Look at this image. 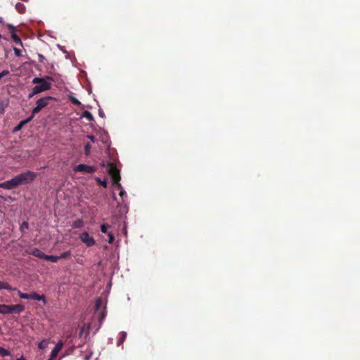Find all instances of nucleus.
I'll return each instance as SVG.
<instances>
[{
  "mask_svg": "<svg viewBox=\"0 0 360 360\" xmlns=\"http://www.w3.org/2000/svg\"><path fill=\"white\" fill-rule=\"evenodd\" d=\"M51 80H53V79L51 77H46L44 78L34 77L32 80V83L35 84L36 86L33 88L32 93L29 95V97L31 98L35 94H38L41 92L50 89L51 85L49 81Z\"/></svg>",
  "mask_w": 360,
  "mask_h": 360,
  "instance_id": "nucleus-1",
  "label": "nucleus"
},
{
  "mask_svg": "<svg viewBox=\"0 0 360 360\" xmlns=\"http://www.w3.org/2000/svg\"><path fill=\"white\" fill-rule=\"evenodd\" d=\"M37 177V174L31 171L20 173L13 177L16 187L32 183Z\"/></svg>",
  "mask_w": 360,
  "mask_h": 360,
  "instance_id": "nucleus-2",
  "label": "nucleus"
},
{
  "mask_svg": "<svg viewBox=\"0 0 360 360\" xmlns=\"http://www.w3.org/2000/svg\"><path fill=\"white\" fill-rule=\"evenodd\" d=\"M108 172L113 178V185L116 186L120 190V195L123 197L126 195L125 191L122 188L121 184H120V172L117 169V167L112 165H109Z\"/></svg>",
  "mask_w": 360,
  "mask_h": 360,
  "instance_id": "nucleus-3",
  "label": "nucleus"
},
{
  "mask_svg": "<svg viewBox=\"0 0 360 360\" xmlns=\"http://www.w3.org/2000/svg\"><path fill=\"white\" fill-rule=\"evenodd\" d=\"M53 99L51 96H46L42 98H40L36 102V107L34 108L32 110V117H34V115L40 112L44 107H46L49 101Z\"/></svg>",
  "mask_w": 360,
  "mask_h": 360,
  "instance_id": "nucleus-4",
  "label": "nucleus"
},
{
  "mask_svg": "<svg viewBox=\"0 0 360 360\" xmlns=\"http://www.w3.org/2000/svg\"><path fill=\"white\" fill-rule=\"evenodd\" d=\"M73 169L75 172L91 174L96 171V167L94 166H89L84 164H80L75 166Z\"/></svg>",
  "mask_w": 360,
  "mask_h": 360,
  "instance_id": "nucleus-5",
  "label": "nucleus"
},
{
  "mask_svg": "<svg viewBox=\"0 0 360 360\" xmlns=\"http://www.w3.org/2000/svg\"><path fill=\"white\" fill-rule=\"evenodd\" d=\"M81 241L88 247H91L95 245V240L93 237L90 236L89 234L84 231L79 235Z\"/></svg>",
  "mask_w": 360,
  "mask_h": 360,
  "instance_id": "nucleus-6",
  "label": "nucleus"
},
{
  "mask_svg": "<svg viewBox=\"0 0 360 360\" xmlns=\"http://www.w3.org/2000/svg\"><path fill=\"white\" fill-rule=\"evenodd\" d=\"M0 188H3L8 190H11L16 188V185L14 179H11L8 181H4L0 184Z\"/></svg>",
  "mask_w": 360,
  "mask_h": 360,
  "instance_id": "nucleus-7",
  "label": "nucleus"
},
{
  "mask_svg": "<svg viewBox=\"0 0 360 360\" xmlns=\"http://www.w3.org/2000/svg\"><path fill=\"white\" fill-rule=\"evenodd\" d=\"M63 345L62 342H59L56 344V345L55 346V347L53 349V350L51 352V357L49 359L53 360L54 358L56 357L58 352L61 350Z\"/></svg>",
  "mask_w": 360,
  "mask_h": 360,
  "instance_id": "nucleus-8",
  "label": "nucleus"
},
{
  "mask_svg": "<svg viewBox=\"0 0 360 360\" xmlns=\"http://www.w3.org/2000/svg\"><path fill=\"white\" fill-rule=\"evenodd\" d=\"M8 27L11 30V38L13 40V41L18 44L22 45L21 39L15 32V27L12 25H8Z\"/></svg>",
  "mask_w": 360,
  "mask_h": 360,
  "instance_id": "nucleus-9",
  "label": "nucleus"
},
{
  "mask_svg": "<svg viewBox=\"0 0 360 360\" xmlns=\"http://www.w3.org/2000/svg\"><path fill=\"white\" fill-rule=\"evenodd\" d=\"M29 254L32 255H34L38 258H40V259H45V256L46 255L42 252L38 248H33L32 249L30 252H29Z\"/></svg>",
  "mask_w": 360,
  "mask_h": 360,
  "instance_id": "nucleus-10",
  "label": "nucleus"
},
{
  "mask_svg": "<svg viewBox=\"0 0 360 360\" xmlns=\"http://www.w3.org/2000/svg\"><path fill=\"white\" fill-rule=\"evenodd\" d=\"M30 299L34 300H39V301H43L44 304L46 303L44 296L38 295L35 292L30 293Z\"/></svg>",
  "mask_w": 360,
  "mask_h": 360,
  "instance_id": "nucleus-11",
  "label": "nucleus"
},
{
  "mask_svg": "<svg viewBox=\"0 0 360 360\" xmlns=\"http://www.w3.org/2000/svg\"><path fill=\"white\" fill-rule=\"evenodd\" d=\"M11 314L20 313L24 310V307L21 304L10 305Z\"/></svg>",
  "mask_w": 360,
  "mask_h": 360,
  "instance_id": "nucleus-12",
  "label": "nucleus"
},
{
  "mask_svg": "<svg viewBox=\"0 0 360 360\" xmlns=\"http://www.w3.org/2000/svg\"><path fill=\"white\" fill-rule=\"evenodd\" d=\"M0 313L3 314H11L10 305L0 304Z\"/></svg>",
  "mask_w": 360,
  "mask_h": 360,
  "instance_id": "nucleus-13",
  "label": "nucleus"
},
{
  "mask_svg": "<svg viewBox=\"0 0 360 360\" xmlns=\"http://www.w3.org/2000/svg\"><path fill=\"white\" fill-rule=\"evenodd\" d=\"M72 226L74 229L82 228L84 226V221L80 219H77L75 221L73 222Z\"/></svg>",
  "mask_w": 360,
  "mask_h": 360,
  "instance_id": "nucleus-14",
  "label": "nucleus"
},
{
  "mask_svg": "<svg viewBox=\"0 0 360 360\" xmlns=\"http://www.w3.org/2000/svg\"><path fill=\"white\" fill-rule=\"evenodd\" d=\"M49 344V340H43L42 341H41L39 345H38V347L39 349H44L45 348H46L48 347Z\"/></svg>",
  "mask_w": 360,
  "mask_h": 360,
  "instance_id": "nucleus-15",
  "label": "nucleus"
},
{
  "mask_svg": "<svg viewBox=\"0 0 360 360\" xmlns=\"http://www.w3.org/2000/svg\"><path fill=\"white\" fill-rule=\"evenodd\" d=\"M45 260H49L52 262H56L60 259L59 256L46 255L45 256Z\"/></svg>",
  "mask_w": 360,
  "mask_h": 360,
  "instance_id": "nucleus-16",
  "label": "nucleus"
},
{
  "mask_svg": "<svg viewBox=\"0 0 360 360\" xmlns=\"http://www.w3.org/2000/svg\"><path fill=\"white\" fill-rule=\"evenodd\" d=\"M8 103V99L0 101V113L4 112L5 108Z\"/></svg>",
  "mask_w": 360,
  "mask_h": 360,
  "instance_id": "nucleus-17",
  "label": "nucleus"
},
{
  "mask_svg": "<svg viewBox=\"0 0 360 360\" xmlns=\"http://www.w3.org/2000/svg\"><path fill=\"white\" fill-rule=\"evenodd\" d=\"M82 117L86 118L89 121H93L94 120L93 115L89 111H84L83 112Z\"/></svg>",
  "mask_w": 360,
  "mask_h": 360,
  "instance_id": "nucleus-18",
  "label": "nucleus"
},
{
  "mask_svg": "<svg viewBox=\"0 0 360 360\" xmlns=\"http://www.w3.org/2000/svg\"><path fill=\"white\" fill-rule=\"evenodd\" d=\"M10 355H11V353L8 349L0 347V356H10Z\"/></svg>",
  "mask_w": 360,
  "mask_h": 360,
  "instance_id": "nucleus-19",
  "label": "nucleus"
},
{
  "mask_svg": "<svg viewBox=\"0 0 360 360\" xmlns=\"http://www.w3.org/2000/svg\"><path fill=\"white\" fill-rule=\"evenodd\" d=\"M2 289L17 290L15 288L12 289L8 283H4V282H0V290H2Z\"/></svg>",
  "mask_w": 360,
  "mask_h": 360,
  "instance_id": "nucleus-20",
  "label": "nucleus"
},
{
  "mask_svg": "<svg viewBox=\"0 0 360 360\" xmlns=\"http://www.w3.org/2000/svg\"><path fill=\"white\" fill-rule=\"evenodd\" d=\"M32 119V117H30L28 118L27 120L23 121V122H21L15 128V131H18L19 129H20L22 128V127L24 125V124L30 122L31 120Z\"/></svg>",
  "mask_w": 360,
  "mask_h": 360,
  "instance_id": "nucleus-21",
  "label": "nucleus"
},
{
  "mask_svg": "<svg viewBox=\"0 0 360 360\" xmlns=\"http://www.w3.org/2000/svg\"><path fill=\"white\" fill-rule=\"evenodd\" d=\"M28 228H29V224L27 221L22 222L20 226V229L22 232H24L25 230L28 229Z\"/></svg>",
  "mask_w": 360,
  "mask_h": 360,
  "instance_id": "nucleus-22",
  "label": "nucleus"
},
{
  "mask_svg": "<svg viewBox=\"0 0 360 360\" xmlns=\"http://www.w3.org/2000/svg\"><path fill=\"white\" fill-rule=\"evenodd\" d=\"M18 294L20 296V297L22 299H30V294L23 293V292H20V290H18Z\"/></svg>",
  "mask_w": 360,
  "mask_h": 360,
  "instance_id": "nucleus-23",
  "label": "nucleus"
},
{
  "mask_svg": "<svg viewBox=\"0 0 360 360\" xmlns=\"http://www.w3.org/2000/svg\"><path fill=\"white\" fill-rule=\"evenodd\" d=\"M70 254H71V251L70 250L64 252L62 254H60V255L59 256V258L60 259H65L68 257H69L70 255Z\"/></svg>",
  "mask_w": 360,
  "mask_h": 360,
  "instance_id": "nucleus-24",
  "label": "nucleus"
},
{
  "mask_svg": "<svg viewBox=\"0 0 360 360\" xmlns=\"http://www.w3.org/2000/svg\"><path fill=\"white\" fill-rule=\"evenodd\" d=\"M96 181L102 186L104 188L107 187V182L106 181H102L100 178L96 177Z\"/></svg>",
  "mask_w": 360,
  "mask_h": 360,
  "instance_id": "nucleus-25",
  "label": "nucleus"
},
{
  "mask_svg": "<svg viewBox=\"0 0 360 360\" xmlns=\"http://www.w3.org/2000/svg\"><path fill=\"white\" fill-rule=\"evenodd\" d=\"M91 145L89 143L86 144L84 148V152L86 155H89L90 154Z\"/></svg>",
  "mask_w": 360,
  "mask_h": 360,
  "instance_id": "nucleus-26",
  "label": "nucleus"
},
{
  "mask_svg": "<svg viewBox=\"0 0 360 360\" xmlns=\"http://www.w3.org/2000/svg\"><path fill=\"white\" fill-rule=\"evenodd\" d=\"M108 236L109 238L108 243H112L114 240V236H113L112 233L111 232H109V233H108Z\"/></svg>",
  "mask_w": 360,
  "mask_h": 360,
  "instance_id": "nucleus-27",
  "label": "nucleus"
},
{
  "mask_svg": "<svg viewBox=\"0 0 360 360\" xmlns=\"http://www.w3.org/2000/svg\"><path fill=\"white\" fill-rule=\"evenodd\" d=\"M108 225L105 224H103L101 226V232L103 233H106L107 232V229H108Z\"/></svg>",
  "mask_w": 360,
  "mask_h": 360,
  "instance_id": "nucleus-28",
  "label": "nucleus"
},
{
  "mask_svg": "<svg viewBox=\"0 0 360 360\" xmlns=\"http://www.w3.org/2000/svg\"><path fill=\"white\" fill-rule=\"evenodd\" d=\"M70 99H71L72 102L75 105L81 104V103L75 97H71Z\"/></svg>",
  "mask_w": 360,
  "mask_h": 360,
  "instance_id": "nucleus-29",
  "label": "nucleus"
},
{
  "mask_svg": "<svg viewBox=\"0 0 360 360\" xmlns=\"http://www.w3.org/2000/svg\"><path fill=\"white\" fill-rule=\"evenodd\" d=\"M102 304V300L101 299L98 298L96 300V309H98V307L101 305Z\"/></svg>",
  "mask_w": 360,
  "mask_h": 360,
  "instance_id": "nucleus-30",
  "label": "nucleus"
},
{
  "mask_svg": "<svg viewBox=\"0 0 360 360\" xmlns=\"http://www.w3.org/2000/svg\"><path fill=\"white\" fill-rule=\"evenodd\" d=\"M13 51H14V53H15V56H20L21 55V51H20V49H18L17 48H14Z\"/></svg>",
  "mask_w": 360,
  "mask_h": 360,
  "instance_id": "nucleus-31",
  "label": "nucleus"
},
{
  "mask_svg": "<svg viewBox=\"0 0 360 360\" xmlns=\"http://www.w3.org/2000/svg\"><path fill=\"white\" fill-rule=\"evenodd\" d=\"M125 337H126V333H124V332L122 333V338L120 340L119 343H122L124 341Z\"/></svg>",
  "mask_w": 360,
  "mask_h": 360,
  "instance_id": "nucleus-32",
  "label": "nucleus"
},
{
  "mask_svg": "<svg viewBox=\"0 0 360 360\" xmlns=\"http://www.w3.org/2000/svg\"><path fill=\"white\" fill-rule=\"evenodd\" d=\"M7 74H8V71H7V70H4V71H2V72L0 73L1 78L3 76H4V75H7Z\"/></svg>",
  "mask_w": 360,
  "mask_h": 360,
  "instance_id": "nucleus-33",
  "label": "nucleus"
},
{
  "mask_svg": "<svg viewBox=\"0 0 360 360\" xmlns=\"http://www.w3.org/2000/svg\"><path fill=\"white\" fill-rule=\"evenodd\" d=\"M87 138L91 140V142H95V138L91 135H88Z\"/></svg>",
  "mask_w": 360,
  "mask_h": 360,
  "instance_id": "nucleus-34",
  "label": "nucleus"
},
{
  "mask_svg": "<svg viewBox=\"0 0 360 360\" xmlns=\"http://www.w3.org/2000/svg\"><path fill=\"white\" fill-rule=\"evenodd\" d=\"M99 115L102 117H103V112L101 110L99 111Z\"/></svg>",
  "mask_w": 360,
  "mask_h": 360,
  "instance_id": "nucleus-35",
  "label": "nucleus"
},
{
  "mask_svg": "<svg viewBox=\"0 0 360 360\" xmlns=\"http://www.w3.org/2000/svg\"><path fill=\"white\" fill-rule=\"evenodd\" d=\"M39 56L40 59H44V56L42 55H39Z\"/></svg>",
  "mask_w": 360,
  "mask_h": 360,
  "instance_id": "nucleus-36",
  "label": "nucleus"
},
{
  "mask_svg": "<svg viewBox=\"0 0 360 360\" xmlns=\"http://www.w3.org/2000/svg\"><path fill=\"white\" fill-rule=\"evenodd\" d=\"M17 360H23V359H18Z\"/></svg>",
  "mask_w": 360,
  "mask_h": 360,
  "instance_id": "nucleus-37",
  "label": "nucleus"
},
{
  "mask_svg": "<svg viewBox=\"0 0 360 360\" xmlns=\"http://www.w3.org/2000/svg\"><path fill=\"white\" fill-rule=\"evenodd\" d=\"M1 37V35L0 34V38Z\"/></svg>",
  "mask_w": 360,
  "mask_h": 360,
  "instance_id": "nucleus-38",
  "label": "nucleus"
},
{
  "mask_svg": "<svg viewBox=\"0 0 360 360\" xmlns=\"http://www.w3.org/2000/svg\"><path fill=\"white\" fill-rule=\"evenodd\" d=\"M49 360H51V359H49Z\"/></svg>",
  "mask_w": 360,
  "mask_h": 360,
  "instance_id": "nucleus-39",
  "label": "nucleus"
}]
</instances>
